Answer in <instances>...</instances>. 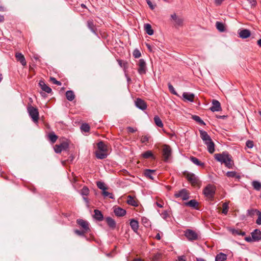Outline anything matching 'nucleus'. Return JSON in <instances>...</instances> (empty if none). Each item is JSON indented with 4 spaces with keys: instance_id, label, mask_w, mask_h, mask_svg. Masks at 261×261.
Returning <instances> with one entry per match:
<instances>
[{
    "instance_id": "obj_47",
    "label": "nucleus",
    "mask_w": 261,
    "mask_h": 261,
    "mask_svg": "<svg viewBox=\"0 0 261 261\" xmlns=\"http://www.w3.org/2000/svg\"><path fill=\"white\" fill-rule=\"evenodd\" d=\"M102 195L104 197H109L111 199H114V196L112 193L109 192L105 190L102 192Z\"/></svg>"
},
{
    "instance_id": "obj_14",
    "label": "nucleus",
    "mask_w": 261,
    "mask_h": 261,
    "mask_svg": "<svg viewBox=\"0 0 261 261\" xmlns=\"http://www.w3.org/2000/svg\"><path fill=\"white\" fill-rule=\"evenodd\" d=\"M114 213L117 217H122L126 214V212L124 209L119 206L114 207Z\"/></svg>"
},
{
    "instance_id": "obj_23",
    "label": "nucleus",
    "mask_w": 261,
    "mask_h": 261,
    "mask_svg": "<svg viewBox=\"0 0 261 261\" xmlns=\"http://www.w3.org/2000/svg\"><path fill=\"white\" fill-rule=\"evenodd\" d=\"M130 226L134 232H137L139 229V222L137 220L134 219H131L130 220Z\"/></svg>"
},
{
    "instance_id": "obj_37",
    "label": "nucleus",
    "mask_w": 261,
    "mask_h": 261,
    "mask_svg": "<svg viewBox=\"0 0 261 261\" xmlns=\"http://www.w3.org/2000/svg\"><path fill=\"white\" fill-rule=\"evenodd\" d=\"M251 185L253 189L256 191L261 190V182L257 180H253L251 183Z\"/></svg>"
},
{
    "instance_id": "obj_51",
    "label": "nucleus",
    "mask_w": 261,
    "mask_h": 261,
    "mask_svg": "<svg viewBox=\"0 0 261 261\" xmlns=\"http://www.w3.org/2000/svg\"><path fill=\"white\" fill-rule=\"evenodd\" d=\"M89 193V190L87 187H84L81 191V194L83 196H87Z\"/></svg>"
},
{
    "instance_id": "obj_17",
    "label": "nucleus",
    "mask_w": 261,
    "mask_h": 261,
    "mask_svg": "<svg viewBox=\"0 0 261 261\" xmlns=\"http://www.w3.org/2000/svg\"><path fill=\"white\" fill-rule=\"evenodd\" d=\"M182 97L185 100L193 102L195 95L191 93L184 92L182 94Z\"/></svg>"
},
{
    "instance_id": "obj_20",
    "label": "nucleus",
    "mask_w": 261,
    "mask_h": 261,
    "mask_svg": "<svg viewBox=\"0 0 261 261\" xmlns=\"http://www.w3.org/2000/svg\"><path fill=\"white\" fill-rule=\"evenodd\" d=\"M144 175L150 179H153V175H155V170L151 169H145L144 171Z\"/></svg>"
},
{
    "instance_id": "obj_30",
    "label": "nucleus",
    "mask_w": 261,
    "mask_h": 261,
    "mask_svg": "<svg viewBox=\"0 0 261 261\" xmlns=\"http://www.w3.org/2000/svg\"><path fill=\"white\" fill-rule=\"evenodd\" d=\"M97 150L108 152V147L102 141H100L97 143Z\"/></svg>"
},
{
    "instance_id": "obj_10",
    "label": "nucleus",
    "mask_w": 261,
    "mask_h": 261,
    "mask_svg": "<svg viewBox=\"0 0 261 261\" xmlns=\"http://www.w3.org/2000/svg\"><path fill=\"white\" fill-rule=\"evenodd\" d=\"M228 153L226 151H224L221 153H216L214 155V158L218 162H220L221 164H224L226 160V156H227Z\"/></svg>"
},
{
    "instance_id": "obj_35",
    "label": "nucleus",
    "mask_w": 261,
    "mask_h": 261,
    "mask_svg": "<svg viewBox=\"0 0 261 261\" xmlns=\"http://www.w3.org/2000/svg\"><path fill=\"white\" fill-rule=\"evenodd\" d=\"M216 27L217 30L220 32H224L225 31V25L222 22L217 21Z\"/></svg>"
},
{
    "instance_id": "obj_26",
    "label": "nucleus",
    "mask_w": 261,
    "mask_h": 261,
    "mask_svg": "<svg viewBox=\"0 0 261 261\" xmlns=\"http://www.w3.org/2000/svg\"><path fill=\"white\" fill-rule=\"evenodd\" d=\"M127 203L130 205L137 207L138 206V202L131 195L127 196Z\"/></svg>"
},
{
    "instance_id": "obj_42",
    "label": "nucleus",
    "mask_w": 261,
    "mask_h": 261,
    "mask_svg": "<svg viewBox=\"0 0 261 261\" xmlns=\"http://www.w3.org/2000/svg\"><path fill=\"white\" fill-rule=\"evenodd\" d=\"M200 135L201 139L203 141H205L207 139L210 138V136L208 135L207 133L203 130H199Z\"/></svg>"
},
{
    "instance_id": "obj_6",
    "label": "nucleus",
    "mask_w": 261,
    "mask_h": 261,
    "mask_svg": "<svg viewBox=\"0 0 261 261\" xmlns=\"http://www.w3.org/2000/svg\"><path fill=\"white\" fill-rule=\"evenodd\" d=\"M28 112L29 116L34 122H37L39 119V113L37 109L30 106L28 107Z\"/></svg>"
},
{
    "instance_id": "obj_27",
    "label": "nucleus",
    "mask_w": 261,
    "mask_h": 261,
    "mask_svg": "<svg viewBox=\"0 0 261 261\" xmlns=\"http://www.w3.org/2000/svg\"><path fill=\"white\" fill-rule=\"evenodd\" d=\"M94 218L95 219L101 221L103 220V216L101 213V212L98 210H95L94 211Z\"/></svg>"
},
{
    "instance_id": "obj_49",
    "label": "nucleus",
    "mask_w": 261,
    "mask_h": 261,
    "mask_svg": "<svg viewBox=\"0 0 261 261\" xmlns=\"http://www.w3.org/2000/svg\"><path fill=\"white\" fill-rule=\"evenodd\" d=\"M81 129L84 132H89L90 130V126L87 123H83L81 126Z\"/></svg>"
},
{
    "instance_id": "obj_39",
    "label": "nucleus",
    "mask_w": 261,
    "mask_h": 261,
    "mask_svg": "<svg viewBox=\"0 0 261 261\" xmlns=\"http://www.w3.org/2000/svg\"><path fill=\"white\" fill-rule=\"evenodd\" d=\"M141 223L145 227H149L151 226V222L146 217L141 218Z\"/></svg>"
},
{
    "instance_id": "obj_50",
    "label": "nucleus",
    "mask_w": 261,
    "mask_h": 261,
    "mask_svg": "<svg viewBox=\"0 0 261 261\" xmlns=\"http://www.w3.org/2000/svg\"><path fill=\"white\" fill-rule=\"evenodd\" d=\"M222 207H223V210H222V213L225 214V215H226L228 213V203H227V202H224L222 204Z\"/></svg>"
},
{
    "instance_id": "obj_40",
    "label": "nucleus",
    "mask_w": 261,
    "mask_h": 261,
    "mask_svg": "<svg viewBox=\"0 0 261 261\" xmlns=\"http://www.w3.org/2000/svg\"><path fill=\"white\" fill-rule=\"evenodd\" d=\"M154 121L156 126L159 127H163L164 125L160 117L158 116H155L154 117Z\"/></svg>"
},
{
    "instance_id": "obj_58",
    "label": "nucleus",
    "mask_w": 261,
    "mask_h": 261,
    "mask_svg": "<svg viewBox=\"0 0 261 261\" xmlns=\"http://www.w3.org/2000/svg\"><path fill=\"white\" fill-rule=\"evenodd\" d=\"M257 211H258L257 210L252 209V210H248L247 212H248V215H249L250 216H253L255 214H257Z\"/></svg>"
},
{
    "instance_id": "obj_29",
    "label": "nucleus",
    "mask_w": 261,
    "mask_h": 261,
    "mask_svg": "<svg viewBox=\"0 0 261 261\" xmlns=\"http://www.w3.org/2000/svg\"><path fill=\"white\" fill-rule=\"evenodd\" d=\"M185 205L195 209H197L198 205V202L195 199H192L189 201L185 203Z\"/></svg>"
},
{
    "instance_id": "obj_34",
    "label": "nucleus",
    "mask_w": 261,
    "mask_h": 261,
    "mask_svg": "<svg viewBox=\"0 0 261 261\" xmlns=\"http://www.w3.org/2000/svg\"><path fill=\"white\" fill-rule=\"evenodd\" d=\"M226 175L228 177L235 178L237 179H240L241 177L240 175L236 171H228Z\"/></svg>"
},
{
    "instance_id": "obj_3",
    "label": "nucleus",
    "mask_w": 261,
    "mask_h": 261,
    "mask_svg": "<svg viewBox=\"0 0 261 261\" xmlns=\"http://www.w3.org/2000/svg\"><path fill=\"white\" fill-rule=\"evenodd\" d=\"M185 236L190 241H196L200 238L198 233L190 229H186L185 231Z\"/></svg>"
},
{
    "instance_id": "obj_64",
    "label": "nucleus",
    "mask_w": 261,
    "mask_h": 261,
    "mask_svg": "<svg viewBox=\"0 0 261 261\" xmlns=\"http://www.w3.org/2000/svg\"><path fill=\"white\" fill-rule=\"evenodd\" d=\"M178 261H186V257L185 255L180 256L178 257Z\"/></svg>"
},
{
    "instance_id": "obj_16",
    "label": "nucleus",
    "mask_w": 261,
    "mask_h": 261,
    "mask_svg": "<svg viewBox=\"0 0 261 261\" xmlns=\"http://www.w3.org/2000/svg\"><path fill=\"white\" fill-rule=\"evenodd\" d=\"M39 85L41 89L44 92L50 93L51 92V89L43 81H40Z\"/></svg>"
},
{
    "instance_id": "obj_54",
    "label": "nucleus",
    "mask_w": 261,
    "mask_h": 261,
    "mask_svg": "<svg viewBox=\"0 0 261 261\" xmlns=\"http://www.w3.org/2000/svg\"><path fill=\"white\" fill-rule=\"evenodd\" d=\"M133 55L135 58H139L141 56L140 51L137 49H136L134 50Z\"/></svg>"
},
{
    "instance_id": "obj_31",
    "label": "nucleus",
    "mask_w": 261,
    "mask_h": 261,
    "mask_svg": "<svg viewBox=\"0 0 261 261\" xmlns=\"http://www.w3.org/2000/svg\"><path fill=\"white\" fill-rule=\"evenodd\" d=\"M144 30L146 33L149 35H152L153 34V30L151 28V25L149 23H145L144 25Z\"/></svg>"
},
{
    "instance_id": "obj_41",
    "label": "nucleus",
    "mask_w": 261,
    "mask_h": 261,
    "mask_svg": "<svg viewBox=\"0 0 261 261\" xmlns=\"http://www.w3.org/2000/svg\"><path fill=\"white\" fill-rule=\"evenodd\" d=\"M207 150L210 153H213L215 151V144L213 141H211L206 144Z\"/></svg>"
},
{
    "instance_id": "obj_60",
    "label": "nucleus",
    "mask_w": 261,
    "mask_h": 261,
    "mask_svg": "<svg viewBox=\"0 0 261 261\" xmlns=\"http://www.w3.org/2000/svg\"><path fill=\"white\" fill-rule=\"evenodd\" d=\"M246 146L249 148H252L253 147V142L252 141L248 140L246 143Z\"/></svg>"
},
{
    "instance_id": "obj_52",
    "label": "nucleus",
    "mask_w": 261,
    "mask_h": 261,
    "mask_svg": "<svg viewBox=\"0 0 261 261\" xmlns=\"http://www.w3.org/2000/svg\"><path fill=\"white\" fill-rule=\"evenodd\" d=\"M184 20L181 18L178 17L175 21V26H181L182 25Z\"/></svg>"
},
{
    "instance_id": "obj_25",
    "label": "nucleus",
    "mask_w": 261,
    "mask_h": 261,
    "mask_svg": "<svg viewBox=\"0 0 261 261\" xmlns=\"http://www.w3.org/2000/svg\"><path fill=\"white\" fill-rule=\"evenodd\" d=\"M108 152L106 151H102L100 150H96L95 151V155L96 157L98 159H106L108 156Z\"/></svg>"
},
{
    "instance_id": "obj_61",
    "label": "nucleus",
    "mask_w": 261,
    "mask_h": 261,
    "mask_svg": "<svg viewBox=\"0 0 261 261\" xmlns=\"http://www.w3.org/2000/svg\"><path fill=\"white\" fill-rule=\"evenodd\" d=\"M155 204L160 208H162L163 207V202L162 201H156L155 202Z\"/></svg>"
},
{
    "instance_id": "obj_44",
    "label": "nucleus",
    "mask_w": 261,
    "mask_h": 261,
    "mask_svg": "<svg viewBox=\"0 0 261 261\" xmlns=\"http://www.w3.org/2000/svg\"><path fill=\"white\" fill-rule=\"evenodd\" d=\"M192 118L197 122L199 123L200 125H205L204 122L200 118V117L197 115L192 116Z\"/></svg>"
},
{
    "instance_id": "obj_46",
    "label": "nucleus",
    "mask_w": 261,
    "mask_h": 261,
    "mask_svg": "<svg viewBox=\"0 0 261 261\" xmlns=\"http://www.w3.org/2000/svg\"><path fill=\"white\" fill-rule=\"evenodd\" d=\"M232 233L234 235H238V236H244L245 235V232L244 231H242L239 229H233L231 231Z\"/></svg>"
},
{
    "instance_id": "obj_9",
    "label": "nucleus",
    "mask_w": 261,
    "mask_h": 261,
    "mask_svg": "<svg viewBox=\"0 0 261 261\" xmlns=\"http://www.w3.org/2000/svg\"><path fill=\"white\" fill-rule=\"evenodd\" d=\"M171 155V149L169 145H165L163 148L164 161L167 162Z\"/></svg>"
},
{
    "instance_id": "obj_48",
    "label": "nucleus",
    "mask_w": 261,
    "mask_h": 261,
    "mask_svg": "<svg viewBox=\"0 0 261 261\" xmlns=\"http://www.w3.org/2000/svg\"><path fill=\"white\" fill-rule=\"evenodd\" d=\"M74 232L75 234H76L77 235L79 236H81V237H85V234H87V233H90V232H85L84 231V230H77V229H76L74 230Z\"/></svg>"
},
{
    "instance_id": "obj_13",
    "label": "nucleus",
    "mask_w": 261,
    "mask_h": 261,
    "mask_svg": "<svg viewBox=\"0 0 261 261\" xmlns=\"http://www.w3.org/2000/svg\"><path fill=\"white\" fill-rule=\"evenodd\" d=\"M251 234L253 241L258 242L261 240V231L259 229H255Z\"/></svg>"
},
{
    "instance_id": "obj_53",
    "label": "nucleus",
    "mask_w": 261,
    "mask_h": 261,
    "mask_svg": "<svg viewBox=\"0 0 261 261\" xmlns=\"http://www.w3.org/2000/svg\"><path fill=\"white\" fill-rule=\"evenodd\" d=\"M168 89L170 91V92L174 94V95H177V93L175 91L173 86L171 84V83H169L168 84Z\"/></svg>"
},
{
    "instance_id": "obj_18",
    "label": "nucleus",
    "mask_w": 261,
    "mask_h": 261,
    "mask_svg": "<svg viewBox=\"0 0 261 261\" xmlns=\"http://www.w3.org/2000/svg\"><path fill=\"white\" fill-rule=\"evenodd\" d=\"M87 27L93 33L97 36V28L95 25L94 24L92 20H89L87 21Z\"/></svg>"
},
{
    "instance_id": "obj_55",
    "label": "nucleus",
    "mask_w": 261,
    "mask_h": 261,
    "mask_svg": "<svg viewBox=\"0 0 261 261\" xmlns=\"http://www.w3.org/2000/svg\"><path fill=\"white\" fill-rule=\"evenodd\" d=\"M150 138L149 136H143L141 138V142L143 143H147L149 141V139Z\"/></svg>"
},
{
    "instance_id": "obj_22",
    "label": "nucleus",
    "mask_w": 261,
    "mask_h": 261,
    "mask_svg": "<svg viewBox=\"0 0 261 261\" xmlns=\"http://www.w3.org/2000/svg\"><path fill=\"white\" fill-rule=\"evenodd\" d=\"M15 57L17 60L21 64L22 66H25L27 64V62L24 56L20 53H17L15 54Z\"/></svg>"
},
{
    "instance_id": "obj_56",
    "label": "nucleus",
    "mask_w": 261,
    "mask_h": 261,
    "mask_svg": "<svg viewBox=\"0 0 261 261\" xmlns=\"http://www.w3.org/2000/svg\"><path fill=\"white\" fill-rule=\"evenodd\" d=\"M258 218L256 220V223L258 225H261V212L257 211Z\"/></svg>"
},
{
    "instance_id": "obj_12",
    "label": "nucleus",
    "mask_w": 261,
    "mask_h": 261,
    "mask_svg": "<svg viewBox=\"0 0 261 261\" xmlns=\"http://www.w3.org/2000/svg\"><path fill=\"white\" fill-rule=\"evenodd\" d=\"M210 110L213 112L220 111L221 110L220 102L217 100L213 99L212 106L210 108Z\"/></svg>"
},
{
    "instance_id": "obj_8",
    "label": "nucleus",
    "mask_w": 261,
    "mask_h": 261,
    "mask_svg": "<svg viewBox=\"0 0 261 261\" xmlns=\"http://www.w3.org/2000/svg\"><path fill=\"white\" fill-rule=\"evenodd\" d=\"M138 72L140 75L145 74L147 71L146 64L143 59L139 60Z\"/></svg>"
},
{
    "instance_id": "obj_15",
    "label": "nucleus",
    "mask_w": 261,
    "mask_h": 261,
    "mask_svg": "<svg viewBox=\"0 0 261 261\" xmlns=\"http://www.w3.org/2000/svg\"><path fill=\"white\" fill-rule=\"evenodd\" d=\"M226 157V160L224 163L225 166L229 169L232 168V165H233V161L232 160V156L228 153Z\"/></svg>"
},
{
    "instance_id": "obj_4",
    "label": "nucleus",
    "mask_w": 261,
    "mask_h": 261,
    "mask_svg": "<svg viewBox=\"0 0 261 261\" xmlns=\"http://www.w3.org/2000/svg\"><path fill=\"white\" fill-rule=\"evenodd\" d=\"M66 144V151H67L68 150V151L69 152L68 155H69V156L68 157V161L72 162L75 158L76 152V149L75 148V147L73 145H72L71 146L70 145L69 141L67 140V139Z\"/></svg>"
},
{
    "instance_id": "obj_57",
    "label": "nucleus",
    "mask_w": 261,
    "mask_h": 261,
    "mask_svg": "<svg viewBox=\"0 0 261 261\" xmlns=\"http://www.w3.org/2000/svg\"><path fill=\"white\" fill-rule=\"evenodd\" d=\"M161 217L165 220L169 217V215L166 211H164L161 214Z\"/></svg>"
},
{
    "instance_id": "obj_28",
    "label": "nucleus",
    "mask_w": 261,
    "mask_h": 261,
    "mask_svg": "<svg viewBox=\"0 0 261 261\" xmlns=\"http://www.w3.org/2000/svg\"><path fill=\"white\" fill-rule=\"evenodd\" d=\"M227 255L222 252L217 254L215 257V261H225L227 259Z\"/></svg>"
},
{
    "instance_id": "obj_5",
    "label": "nucleus",
    "mask_w": 261,
    "mask_h": 261,
    "mask_svg": "<svg viewBox=\"0 0 261 261\" xmlns=\"http://www.w3.org/2000/svg\"><path fill=\"white\" fill-rule=\"evenodd\" d=\"M76 223L82 229L84 230L85 232L91 233L90 225L87 221L82 219H78L76 220Z\"/></svg>"
},
{
    "instance_id": "obj_11",
    "label": "nucleus",
    "mask_w": 261,
    "mask_h": 261,
    "mask_svg": "<svg viewBox=\"0 0 261 261\" xmlns=\"http://www.w3.org/2000/svg\"><path fill=\"white\" fill-rule=\"evenodd\" d=\"M136 106L141 110H145L147 108V104L146 102L140 98L136 99L135 101Z\"/></svg>"
},
{
    "instance_id": "obj_33",
    "label": "nucleus",
    "mask_w": 261,
    "mask_h": 261,
    "mask_svg": "<svg viewBox=\"0 0 261 261\" xmlns=\"http://www.w3.org/2000/svg\"><path fill=\"white\" fill-rule=\"evenodd\" d=\"M141 155L144 159H149L150 158L153 159H155L154 156L151 150H147L144 152L142 153Z\"/></svg>"
},
{
    "instance_id": "obj_62",
    "label": "nucleus",
    "mask_w": 261,
    "mask_h": 261,
    "mask_svg": "<svg viewBox=\"0 0 261 261\" xmlns=\"http://www.w3.org/2000/svg\"><path fill=\"white\" fill-rule=\"evenodd\" d=\"M127 129L128 132L132 133H135L137 131L136 129H135L134 128L130 127V126L128 127L127 128Z\"/></svg>"
},
{
    "instance_id": "obj_38",
    "label": "nucleus",
    "mask_w": 261,
    "mask_h": 261,
    "mask_svg": "<svg viewBox=\"0 0 261 261\" xmlns=\"http://www.w3.org/2000/svg\"><path fill=\"white\" fill-rule=\"evenodd\" d=\"M75 98L74 92L71 90L66 91V99L69 101H72Z\"/></svg>"
},
{
    "instance_id": "obj_45",
    "label": "nucleus",
    "mask_w": 261,
    "mask_h": 261,
    "mask_svg": "<svg viewBox=\"0 0 261 261\" xmlns=\"http://www.w3.org/2000/svg\"><path fill=\"white\" fill-rule=\"evenodd\" d=\"M96 186H97V187L99 189L102 190V191H104L105 190H107L108 189V188L106 186L105 183L102 181H97Z\"/></svg>"
},
{
    "instance_id": "obj_2",
    "label": "nucleus",
    "mask_w": 261,
    "mask_h": 261,
    "mask_svg": "<svg viewBox=\"0 0 261 261\" xmlns=\"http://www.w3.org/2000/svg\"><path fill=\"white\" fill-rule=\"evenodd\" d=\"M184 175L193 186H198L200 184L198 178L194 173L187 172L184 173Z\"/></svg>"
},
{
    "instance_id": "obj_24",
    "label": "nucleus",
    "mask_w": 261,
    "mask_h": 261,
    "mask_svg": "<svg viewBox=\"0 0 261 261\" xmlns=\"http://www.w3.org/2000/svg\"><path fill=\"white\" fill-rule=\"evenodd\" d=\"M46 137L47 139L51 143H54L56 142L58 139V136L55 134L54 132H51L46 135Z\"/></svg>"
},
{
    "instance_id": "obj_7",
    "label": "nucleus",
    "mask_w": 261,
    "mask_h": 261,
    "mask_svg": "<svg viewBox=\"0 0 261 261\" xmlns=\"http://www.w3.org/2000/svg\"><path fill=\"white\" fill-rule=\"evenodd\" d=\"M174 197L175 198H180L183 200H186L190 197L189 193L186 189H182L180 191L176 192L174 193Z\"/></svg>"
},
{
    "instance_id": "obj_32",
    "label": "nucleus",
    "mask_w": 261,
    "mask_h": 261,
    "mask_svg": "<svg viewBox=\"0 0 261 261\" xmlns=\"http://www.w3.org/2000/svg\"><path fill=\"white\" fill-rule=\"evenodd\" d=\"M65 143H61L60 145H56L54 148L55 151L58 153H60L65 148Z\"/></svg>"
},
{
    "instance_id": "obj_1",
    "label": "nucleus",
    "mask_w": 261,
    "mask_h": 261,
    "mask_svg": "<svg viewBox=\"0 0 261 261\" xmlns=\"http://www.w3.org/2000/svg\"><path fill=\"white\" fill-rule=\"evenodd\" d=\"M216 187L211 184L207 185L203 190V194L209 199H212L214 197L216 192Z\"/></svg>"
},
{
    "instance_id": "obj_21",
    "label": "nucleus",
    "mask_w": 261,
    "mask_h": 261,
    "mask_svg": "<svg viewBox=\"0 0 261 261\" xmlns=\"http://www.w3.org/2000/svg\"><path fill=\"white\" fill-rule=\"evenodd\" d=\"M239 37L243 39H246L248 38L250 35V32L249 30L247 29H243L242 30H240L239 32Z\"/></svg>"
},
{
    "instance_id": "obj_43",
    "label": "nucleus",
    "mask_w": 261,
    "mask_h": 261,
    "mask_svg": "<svg viewBox=\"0 0 261 261\" xmlns=\"http://www.w3.org/2000/svg\"><path fill=\"white\" fill-rule=\"evenodd\" d=\"M162 257V253L157 252L152 255L151 259L152 261H159L161 259Z\"/></svg>"
},
{
    "instance_id": "obj_59",
    "label": "nucleus",
    "mask_w": 261,
    "mask_h": 261,
    "mask_svg": "<svg viewBox=\"0 0 261 261\" xmlns=\"http://www.w3.org/2000/svg\"><path fill=\"white\" fill-rule=\"evenodd\" d=\"M50 80L55 84H56L59 86L61 85V83L60 81H57L55 78L53 77H51L50 78Z\"/></svg>"
},
{
    "instance_id": "obj_63",
    "label": "nucleus",
    "mask_w": 261,
    "mask_h": 261,
    "mask_svg": "<svg viewBox=\"0 0 261 261\" xmlns=\"http://www.w3.org/2000/svg\"><path fill=\"white\" fill-rule=\"evenodd\" d=\"M248 2L251 4L252 7H255L256 5V0H247Z\"/></svg>"
},
{
    "instance_id": "obj_19",
    "label": "nucleus",
    "mask_w": 261,
    "mask_h": 261,
    "mask_svg": "<svg viewBox=\"0 0 261 261\" xmlns=\"http://www.w3.org/2000/svg\"><path fill=\"white\" fill-rule=\"evenodd\" d=\"M106 222L108 225L112 229H114L116 227V223L114 219H112L110 217H108L105 218Z\"/></svg>"
},
{
    "instance_id": "obj_36",
    "label": "nucleus",
    "mask_w": 261,
    "mask_h": 261,
    "mask_svg": "<svg viewBox=\"0 0 261 261\" xmlns=\"http://www.w3.org/2000/svg\"><path fill=\"white\" fill-rule=\"evenodd\" d=\"M190 161L194 164L199 166H204V163L194 156L190 157Z\"/></svg>"
}]
</instances>
